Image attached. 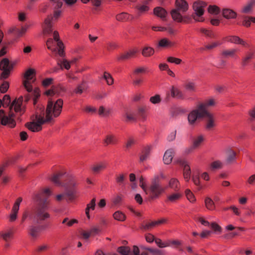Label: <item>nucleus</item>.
<instances>
[{
	"label": "nucleus",
	"instance_id": "obj_1",
	"mask_svg": "<svg viewBox=\"0 0 255 255\" xmlns=\"http://www.w3.org/2000/svg\"><path fill=\"white\" fill-rule=\"evenodd\" d=\"M51 180L58 186H63L65 188V195L68 201H72L78 197L77 181L75 177L66 173H58L54 175Z\"/></svg>",
	"mask_w": 255,
	"mask_h": 255
},
{
	"label": "nucleus",
	"instance_id": "obj_2",
	"mask_svg": "<svg viewBox=\"0 0 255 255\" xmlns=\"http://www.w3.org/2000/svg\"><path fill=\"white\" fill-rule=\"evenodd\" d=\"M48 203H46V199H44L42 203L38 202V204L32 211L30 218L36 223H41L50 218V215L48 212Z\"/></svg>",
	"mask_w": 255,
	"mask_h": 255
},
{
	"label": "nucleus",
	"instance_id": "obj_3",
	"mask_svg": "<svg viewBox=\"0 0 255 255\" xmlns=\"http://www.w3.org/2000/svg\"><path fill=\"white\" fill-rule=\"evenodd\" d=\"M159 177L155 175L151 180V184L146 190L147 200L151 201L156 200L165 192V189L160 184Z\"/></svg>",
	"mask_w": 255,
	"mask_h": 255
},
{
	"label": "nucleus",
	"instance_id": "obj_4",
	"mask_svg": "<svg viewBox=\"0 0 255 255\" xmlns=\"http://www.w3.org/2000/svg\"><path fill=\"white\" fill-rule=\"evenodd\" d=\"M175 8L173 9L170 14L173 20L177 22L187 23V16H183L188 9L189 5L185 0H176L175 2Z\"/></svg>",
	"mask_w": 255,
	"mask_h": 255
},
{
	"label": "nucleus",
	"instance_id": "obj_5",
	"mask_svg": "<svg viewBox=\"0 0 255 255\" xmlns=\"http://www.w3.org/2000/svg\"><path fill=\"white\" fill-rule=\"evenodd\" d=\"M63 105L62 99H58L55 102L49 100L47 103L45 114L53 118L58 117L61 114Z\"/></svg>",
	"mask_w": 255,
	"mask_h": 255
},
{
	"label": "nucleus",
	"instance_id": "obj_6",
	"mask_svg": "<svg viewBox=\"0 0 255 255\" xmlns=\"http://www.w3.org/2000/svg\"><path fill=\"white\" fill-rule=\"evenodd\" d=\"M208 114L203 105H199L197 109L192 111L188 116V121L190 125H194L197 120Z\"/></svg>",
	"mask_w": 255,
	"mask_h": 255
},
{
	"label": "nucleus",
	"instance_id": "obj_7",
	"mask_svg": "<svg viewBox=\"0 0 255 255\" xmlns=\"http://www.w3.org/2000/svg\"><path fill=\"white\" fill-rule=\"evenodd\" d=\"M23 97L20 96L18 98H15L11 103L9 107V111H14L20 116L22 115L25 112V106L23 105Z\"/></svg>",
	"mask_w": 255,
	"mask_h": 255
},
{
	"label": "nucleus",
	"instance_id": "obj_8",
	"mask_svg": "<svg viewBox=\"0 0 255 255\" xmlns=\"http://www.w3.org/2000/svg\"><path fill=\"white\" fill-rule=\"evenodd\" d=\"M35 70L32 68H29L24 74L23 77L25 80L23 81V85L28 93L32 91V86L29 81L32 79V76L35 75Z\"/></svg>",
	"mask_w": 255,
	"mask_h": 255
},
{
	"label": "nucleus",
	"instance_id": "obj_9",
	"mask_svg": "<svg viewBox=\"0 0 255 255\" xmlns=\"http://www.w3.org/2000/svg\"><path fill=\"white\" fill-rule=\"evenodd\" d=\"M176 163L183 168V177L186 182H188L191 177V169L189 163L183 158L177 159Z\"/></svg>",
	"mask_w": 255,
	"mask_h": 255
},
{
	"label": "nucleus",
	"instance_id": "obj_10",
	"mask_svg": "<svg viewBox=\"0 0 255 255\" xmlns=\"http://www.w3.org/2000/svg\"><path fill=\"white\" fill-rule=\"evenodd\" d=\"M14 117L15 114L13 111H9L7 115L2 117L1 119H0V124L3 126H6L10 128H13L16 126V122L14 119Z\"/></svg>",
	"mask_w": 255,
	"mask_h": 255
},
{
	"label": "nucleus",
	"instance_id": "obj_11",
	"mask_svg": "<svg viewBox=\"0 0 255 255\" xmlns=\"http://www.w3.org/2000/svg\"><path fill=\"white\" fill-rule=\"evenodd\" d=\"M206 5L207 3L202 0H197L193 3V8L196 16L200 17L204 14V8Z\"/></svg>",
	"mask_w": 255,
	"mask_h": 255
},
{
	"label": "nucleus",
	"instance_id": "obj_12",
	"mask_svg": "<svg viewBox=\"0 0 255 255\" xmlns=\"http://www.w3.org/2000/svg\"><path fill=\"white\" fill-rule=\"evenodd\" d=\"M166 222V219H161L160 220L152 221L150 223L142 224L141 225L140 229L143 231H149L153 228L154 227H155V226L163 224Z\"/></svg>",
	"mask_w": 255,
	"mask_h": 255
},
{
	"label": "nucleus",
	"instance_id": "obj_13",
	"mask_svg": "<svg viewBox=\"0 0 255 255\" xmlns=\"http://www.w3.org/2000/svg\"><path fill=\"white\" fill-rule=\"evenodd\" d=\"M138 52L137 48H133L128 51L121 54L117 57V60L120 61H125L133 58Z\"/></svg>",
	"mask_w": 255,
	"mask_h": 255
},
{
	"label": "nucleus",
	"instance_id": "obj_14",
	"mask_svg": "<svg viewBox=\"0 0 255 255\" xmlns=\"http://www.w3.org/2000/svg\"><path fill=\"white\" fill-rule=\"evenodd\" d=\"M51 195V191L49 188H45L40 192L35 195L34 199L38 202H43L44 199H46V203L48 197Z\"/></svg>",
	"mask_w": 255,
	"mask_h": 255
},
{
	"label": "nucleus",
	"instance_id": "obj_15",
	"mask_svg": "<svg viewBox=\"0 0 255 255\" xmlns=\"http://www.w3.org/2000/svg\"><path fill=\"white\" fill-rule=\"evenodd\" d=\"M52 19L53 17L51 15H48L45 18L43 25V32L44 35L49 34L52 32Z\"/></svg>",
	"mask_w": 255,
	"mask_h": 255
},
{
	"label": "nucleus",
	"instance_id": "obj_16",
	"mask_svg": "<svg viewBox=\"0 0 255 255\" xmlns=\"http://www.w3.org/2000/svg\"><path fill=\"white\" fill-rule=\"evenodd\" d=\"M175 45V42L171 41L167 38H163L158 41L157 47L169 48L174 47Z\"/></svg>",
	"mask_w": 255,
	"mask_h": 255
},
{
	"label": "nucleus",
	"instance_id": "obj_17",
	"mask_svg": "<svg viewBox=\"0 0 255 255\" xmlns=\"http://www.w3.org/2000/svg\"><path fill=\"white\" fill-rule=\"evenodd\" d=\"M222 14L225 18L227 19H235L237 16V13L230 8H223Z\"/></svg>",
	"mask_w": 255,
	"mask_h": 255
},
{
	"label": "nucleus",
	"instance_id": "obj_18",
	"mask_svg": "<svg viewBox=\"0 0 255 255\" xmlns=\"http://www.w3.org/2000/svg\"><path fill=\"white\" fill-rule=\"evenodd\" d=\"M151 152V147L150 146H145L142 150L139 156V161L142 162L149 158Z\"/></svg>",
	"mask_w": 255,
	"mask_h": 255
},
{
	"label": "nucleus",
	"instance_id": "obj_19",
	"mask_svg": "<svg viewBox=\"0 0 255 255\" xmlns=\"http://www.w3.org/2000/svg\"><path fill=\"white\" fill-rule=\"evenodd\" d=\"M174 155V151L173 149L167 150L163 157V160L165 164H169L172 161Z\"/></svg>",
	"mask_w": 255,
	"mask_h": 255
},
{
	"label": "nucleus",
	"instance_id": "obj_20",
	"mask_svg": "<svg viewBox=\"0 0 255 255\" xmlns=\"http://www.w3.org/2000/svg\"><path fill=\"white\" fill-rule=\"evenodd\" d=\"M153 13L155 15L159 17L162 20L166 19L167 15V12L163 7L160 6H157L153 9Z\"/></svg>",
	"mask_w": 255,
	"mask_h": 255
},
{
	"label": "nucleus",
	"instance_id": "obj_21",
	"mask_svg": "<svg viewBox=\"0 0 255 255\" xmlns=\"http://www.w3.org/2000/svg\"><path fill=\"white\" fill-rule=\"evenodd\" d=\"M116 18L119 21L125 22L132 20L133 16L127 12H123L118 14L116 16Z\"/></svg>",
	"mask_w": 255,
	"mask_h": 255
},
{
	"label": "nucleus",
	"instance_id": "obj_22",
	"mask_svg": "<svg viewBox=\"0 0 255 255\" xmlns=\"http://www.w3.org/2000/svg\"><path fill=\"white\" fill-rule=\"evenodd\" d=\"M13 232L11 230L0 232V239L6 242H9L13 238Z\"/></svg>",
	"mask_w": 255,
	"mask_h": 255
},
{
	"label": "nucleus",
	"instance_id": "obj_23",
	"mask_svg": "<svg viewBox=\"0 0 255 255\" xmlns=\"http://www.w3.org/2000/svg\"><path fill=\"white\" fill-rule=\"evenodd\" d=\"M43 226H31L29 227L28 233L33 238H36L40 234Z\"/></svg>",
	"mask_w": 255,
	"mask_h": 255
},
{
	"label": "nucleus",
	"instance_id": "obj_24",
	"mask_svg": "<svg viewBox=\"0 0 255 255\" xmlns=\"http://www.w3.org/2000/svg\"><path fill=\"white\" fill-rule=\"evenodd\" d=\"M171 96L177 99H184L182 92L177 87L172 86L170 89Z\"/></svg>",
	"mask_w": 255,
	"mask_h": 255
},
{
	"label": "nucleus",
	"instance_id": "obj_25",
	"mask_svg": "<svg viewBox=\"0 0 255 255\" xmlns=\"http://www.w3.org/2000/svg\"><path fill=\"white\" fill-rule=\"evenodd\" d=\"M52 120V118L48 116V115L46 114V118L44 119L43 116L36 115V122L39 125L40 127H42V125L48 122H50Z\"/></svg>",
	"mask_w": 255,
	"mask_h": 255
},
{
	"label": "nucleus",
	"instance_id": "obj_26",
	"mask_svg": "<svg viewBox=\"0 0 255 255\" xmlns=\"http://www.w3.org/2000/svg\"><path fill=\"white\" fill-rule=\"evenodd\" d=\"M107 166V163L106 162H101L93 165L92 170L94 173H99L105 169Z\"/></svg>",
	"mask_w": 255,
	"mask_h": 255
},
{
	"label": "nucleus",
	"instance_id": "obj_27",
	"mask_svg": "<svg viewBox=\"0 0 255 255\" xmlns=\"http://www.w3.org/2000/svg\"><path fill=\"white\" fill-rule=\"evenodd\" d=\"M25 127L32 132H38L42 129V127H40L36 122L27 123Z\"/></svg>",
	"mask_w": 255,
	"mask_h": 255
},
{
	"label": "nucleus",
	"instance_id": "obj_28",
	"mask_svg": "<svg viewBox=\"0 0 255 255\" xmlns=\"http://www.w3.org/2000/svg\"><path fill=\"white\" fill-rule=\"evenodd\" d=\"M14 66V63L9 64V61L8 58H4L2 59L0 63V70L9 69L12 70Z\"/></svg>",
	"mask_w": 255,
	"mask_h": 255
},
{
	"label": "nucleus",
	"instance_id": "obj_29",
	"mask_svg": "<svg viewBox=\"0 0 255 255\" xmlns=\"http://www.w3.org/2000/svg\"><path fill=\"white\" fill-rule=\"evenodd\" d=\"M237 50L236 49H231L223 50L221 54L223 58H227L228 57L236 58V53Z\"/></svg>",
	"mask_w": 255,
	"mask_h": 255
},
{
	"label": "nucleus",
	"instance_id": "obj_30",
	"mask_svg": "<svg viewBox=\"0 0 255 255\" xmlns=\"http://www.w3.org/2000/svg\"><path fill=\"white\" fill-rule=\"evenodd\" d=\"M88 88L86 83L84 81L78 84L74 90L73 92L76 94L81 95L84 92L86 91Z\"/></svg>",
	"mask_w": 255,
	"mask_h": 255
},
{
	"label": "nucleus",
	"instance_id": "obj_31",
	"mask_svg": "<svg viewBox=\"0 0 255 255\" xmlns=\"http://www.w3.org/2000/svg\"><path fill=\"white\" fill-rule=\"evenodd\" d=\"M227 40L231 43L241 44L244 46H245L246 44V42L245 41L237 36H230L227 37Z\"/></svg>",
	"mask_w": 255,
	"mask_h": 255
},
{
	"label": "nucleus",
	"instance_id": "obj_32",
	"mask_svg": "<svg viewBox=\"0 0 255 255\" xmlns=\"http://www.w3.org/2000/svg\"><path fill=\"white\" fill-rule=\"evenodd\" d=\"M96 206V198H93L90 202L87 205V207L85 209V214L88 219H90V210H94Z\"/></svg>",
	"mask_w": 255,
	"mask_h": 255
},
{
	"label": "nucleus",
	"instance_id": "obj_33",
	"mask_svg": "<svg viewBox=\"0 0 255 255\" xmlns=\"http://www.w3.org/2000/svg\"><path fill=\"white\" fill-rule=\"evenodd\" d=\"M155 52L153 48L150 46H145L143 48L141 54L143 57H148L152 56Z\"/></svg>",
	"mask_w": 255,
	"mask_h": 255
},
{
	"label": "nucleus",
	"instance_id": "obj_34",
	"mask_svg": "<svg viewBox=\"0 0 255 255\" xmlns=\"http://www.w3.org/2000/svg\"><path fill=\"white\" fill-rule=\"evenodd\" d=\"M169 187L175 191H179L180 189L179 181L175 178H171L169 181Z\"/></svg>",
	"mask_w": 255,
	"mask_h": 255
},
{
	"label": "nucleus",
	"instance_id": "obj_35",
	"mask_svg": "<svg viewBox=\"0 0 255 255\" xmlns=\"http://www.w3.org/2000/svg\"><path fill=\"white\" fill-rule=\"evenodd\" d=\"M254 6H255V0H251L243 7L242 10V12L249 13L252 11V9Z\"/></svg>",
	"mask_w": 255,
	"mask_h": 255
},
{
	"label": "nucleus",
	"instance_id": "obj_36",
	"mask_svg": "<svg viewBox=\"0 0 255 255\" xmlns=\"http://www.w3.org/2000/svg\"><path fill=\"white\" fill-rule=\"evenodd\" d=\"M118 140L116 137L113 134L107 135L104 139V144L105 145L109 144H115L117 143Z\"/></svg>",
	"mask_w": 255,
	"mask_h": 255
},
{
	"label": "nucleus",
	"instance_id": "obj_37",
	"mask_svg": "<svg viewBox=\"0 0 255 255\" xmlns=\"http://www.w3.org/2000/svg\"><path fill=\"white\" fill-rule=\"evenodd\" d=\"M182 197V194L180 193H174L167 196L165 202L169 201L171 203H175Z\"/></svg>",
	"mask_w": 255,
	"mask_h": 255
},
{
	"label": "nucleus",
	"instance_id": "obj_38",
	"mask_svg": "<svg viewBox=\"0 0 255 255\" xmlns=\"http://www.w3.org/2000/svg\"><path fill=\"white\" fill-rule=\"evenodd\" d=\"M254 57L253 53H249L244 58H243L242 60L241 64L242 66L244 67L247 66L250 62L251 59H252Z\"/></svg>",
	"mask_w": 255,
	"mask_h": 255
},
{
	"label": "nucleus",
	"instance_id": "obj_39",
	"mask_svg": "<svg viewBox=\"0 0 255 255\" xmlns=\"http://www.w3.org/2000/svg\"><path fill=\"white\" fill-rule=\"evenodd\" d=\"M251 22L255 23V17L252 16H246L243 21L242 25L246 27H249Z\"/></svg>",
	"mask_w": 255,
	"mask_h": 255
},
{
	"label": "nucleus",
	"instance_id": "obj_40",
	"mask_svg": "<svg viewBox=\"0 0 255 255\" xmlns=\"http://www.w3.org/2000/svg\"><path fill=\"white\" fill-rule=\"evenodd\" d=\"M113 217L116 220L124 221L126 220V215L121 211H118L114 213Z\"/></svg>",
	"mask_w": 255,
	"mask_h": 255
},
{
	"label": "nucleus",
	"instance_id": "obj_41",
	"mask_svg": "<svg viewBox=\"0 0 255 255\" xmlns=\"http://www.w3.org/2000/svg\"><path fill=\"white\" fill-rule=\"evenodd\" d=\"M208 11L212 14H218L220 12V8L216 5H210L208 8Z\"/></svg>",
	"mask_w": 255,
	"mask_h": 255
},
{
	"label": "nucleus",
	"instance_id": "obj_42",
	"mask_svg": "<svg viewBox=\"0 0 255 255\" xmlns=\"http://www.w3.org/2000/svg\"><path fill=\"white\" fill-rule=\"evenodd\" d=\"M205 203L206 208L209 210L213 211L215 209V206L213 201L210 198H206L205 200Z\"/></svg>",
	"mask_w": 255,
	"mask_h": 255
},
{
	"label": "nucleus",
	"instance_id": "obj_43",
	"mask_svg": "<svg viewBox=\"0 0 255 255\" xmlns=\"http://www.w3.org/2000/svg\"><path fill=\"white\" fill-rule=\"evenodd\" d=\"M32 94L33 97V104L35 105L37 102V99L40 97V91L38 88H35L32 91Z\"/></svg>",
	"mask_w": 255,
	"mask_h": 255
},
{
	"label": "nucleus",
	"instance_id": "obj_44",
	"mask_svg": "<svg viewBox=\"0 0 255 255\" xmlns=\"http://www.w3.org/2000/svg\"><path fill=\"white\" fill-rule=\"evenodd\" d=\"M22 201V198L21 197H18L15 201L11 210V212H14L17 213L18 210L19 209V206L20 203Z\"/></svg>",
	"mask_w": 255,
	"mask_h": 255
},
{
	"label": "nucleus",
	"instance_id": "obj_45",
	"mask_svg": "<svg viewBox=\"0 0 255 255\" xmlns=\"http://www.w3.org/2000/svg\"><path fill=\"white\" fill-rule=\"evenodd\" d=\"M103 77L106 81L108 85H112L113 84L114 79L109 73L105 72Z\"/></svg>",
	"mask_w": 255,
	"mask_h": 255
},
{
	"label": "nucleus",
	"instance_id": "obj_46",
	"mask_svg": "<svg viewBox=\"0 0 255 255\" xmlns=\"http://www.w3.org/2000/svg\"><path fill=\"white\" fill-rule=\"evenodd\" d=\"M149 72V69L146 66H142V67H139L136 68L134 71L133 74H139L140 73H146Z\"/></svg>",
	"mask_w": 255,
	"mask_h": 255
},
{
	"label": "nucleus",
	"instance_id": "obj_47",
	"mask_svg": "<svg viewBox=\"0 0 255 255\" xmlns=\"http://www.w3.org/2000/svg\"><path fill=\"white\" fill-rule=\"evenodd\" d=\"M117 251L122 255H128L130 249L127 246H121L118 248Z\"/></svg>",
	"mask_w": 255,
	"mask_h": 255
},
{
	"label": "nucleus",
	"instance_id": "obj_48",
	"mask_svg": "<svg viewBox=\"0 0 255 255\" xmlns=\"http://www.w3.org/2000/svg\"><path fill=\"white\" fill-rule=\"evenodd\" d=\"M185 194L187 199L191 202L194 203L196 201L195 197L193 193L189 190L186 189L185 191Z\"/></svg>",
	"mask_w": 255,
	"mask_h": 255
},
{
	"label": "nucleus",
	"instance_id": "obj_49",
	"mask_svg": "<svg viewBox=\"0 0 255 255\" xmlns=\"http://www.w3.org/2000/svg\"><path fill=\"white\" fill-rule=\"evenodd\" d=\"M154 241L157 246L160 248H165L170 246V243H169L168 241L163 242L162 240L159 238L155 239Z\"/></svg>",
	"mask_w": 255,
	"mask_h": 255
},
{
	"label": "nucleus",
	"instance_id": "obj_50",
	"mask_svg": "<svg viewBox=\"0 0 255 255\" xmlns=\"http://www.w3.org/2000/svg\"><path fill=\"white\" fill-rule=\"evenodd\" d=\"M2 107L3 108H6L8 106L10 107V97L8 95H5L2 99Z\"/></svg>",
	"mask_w": 255,
	"mask_h": 255
},
{
	"label": "nucleus",
	"instance_id": "obj_51",
	"mask_svg": "<svg viewBox=\"0 0 255 255\" xmlns=\"http://www.w3.org/2000/svg\"><path fill=\"white\" fill-rule=\"evenodd\" d=\"M28 28V25H25L22 26L20 29L16 28L15 29V32L17 36L21 37L23 36L27 31V29Z\"/></svg>",
	"mask_w": 255,
	"mask_h": 255
},
{
	"label": "nucleus",
	"instance_id": "obj_52",
	"mask_svg": "<svg viewBox=\"0 0 255 255\" xmlns=\"http://www.w3.org/2000/svg\"><path fill=\"white\" fill-rule=\"evenodd\" d=\"M229 152V154L226 159V162L228 163H230L235 160L236 154V152L232 150H230Z\"/></svg>",
	"mask_w": 255,
	"mask_h": 255
},
{
	"label": "nucleus",
	"instance_id": "obj_53",
	"mask_svg": "<svg viewBox=\"0 0 255 255\" xmlns=\"http://www.w3.org/2000/svg\"><path fill=\"white\" fill-rule=\"evenodd\" d=\"M78 221L76 219H71L69 220L68 218H65L62 222V224H66L68 227H71L73 225V224L75 223H77Z\"/></svg>",
	"mask_w": 255,
	"mask_h": 255
},
{
	"label": "nucleus",
	"instance_id": "obj_54",
	"mask_svg": "<svg viewBox=\"0 0 255 255\" xmlns=\"http://www.w3.org/2000/svg\"><path fill=\"white\" fill-rule=\"evenodd\" d=\"M200 31L209 37H210V38H215V34L211 30L206 29L204 28H201L200 29Z\"/></svg>",
	"mask_w": 255,
	"mask_h": 255
},
{
	"label": "nucleus",
	"instance_id": "obj_55",
	"mask_svg": "<svg viewBox=\"0 0 255 255\" xmlns=\"http://www.w3.org/2000/svg\"><path fill=\"white\" fill-rule=\"evenodd\" d=\"M167 61L170 63H174L176 65H179L182 62L181 59L172 56H169L167 58Z\"/></svg>",
	"mask_w": 255,
	"mask_h": 255
},
{
	"label": "nucleus",
	"instance_id": "obj_56",
	"mask_svg": "<svg viewBox=\"0 0 255 255\" xmlns=\"http://www.w3.org/2000/svg\"><path fill=\"white\" fill-rule=\"evenodd\" d=\"M204 138L202 135L198 136L196 139H194L193 141V147L191 148L197 147L203 141Z\"/></svg>",
	"mask_w": 255,
	"mask_h": 255
},
{
	"label": "nucleus",
	"instance_id": "obj_57",
	"mask_svg": "<svg viewBox=\"0 0 255 255\" xmlns=\"http://www.w3.org/2000/svg\"><path fill=\"white\" fill-rule=\"evenodd\" d=\"M206 116H208L209 118V119L206 125V128L208 129H211L214 126V120L212 117V116L209 114L208 113V114L206 115Z\"/></svg>",
	"mask_w": 255,
	"mask_h": 255
},
{
	"label": "nucleus",
	"instance_id": "obj_58",
	"mask_svg": "<svg viewBox=\"0 0 255 255\" xmlns=\"http://www.w3.org/2000/svg\"><path fill=\"white\" fill-rule=\"evenodd\" d=\"M9 83L7 81H4L0 86V91L2 93H5L7 92L9 88Z\"/></svg>",
	"mask_w": 255,
	"mask_h": 255
},
{
	"label": "nucleus",
	"instance_id": "obj_59",
	"mask_svg": "<svg viewBox=\"0 0 255 255\" xmlns=\"http://www.w3.org/2000/svg\"><path fill=\"white\" fill-rule=\"evenodd\" d=\"M53 82V79L52 78H45L42 81V85L43 87L46 88L51 85Z\"/></svg>",
	"mask_w": 255,
	"mask_h": 255
},
{
	"label": "nucleus",
	"instance_id": "obj_60",
	"mask_svg": "<svg viewBox=\"0 0 255 255\" xmlns=\"http://www.w3.org/2000/svg\"><path fill=\"white\" fill-rule=\"evenodd\" d=\"M149 101L153 104H158L161 101L160 97L159 95H155L150 98Z\"/></svg>",
	"mask_w": 255,
	"mask_h": 255
},
{
	"label": "nucleus",
	"instance_id": "obj_61",
	"mask_svg": "<svg viewBox=\"0 0 255 255\" xmlns=\"http://www.w3.org/2000/svg\"><path fill=\"white\" fill-rule=\"evenodd\" d=\"M56 93H59L60 92H65L66 91V88L61 84H59L56 86H54Z\"/></svg>",
	"mask_w": 255,
	"mask_h": 255
},
{
	"label": "nucleus",
	"instance_id": "obj_62",
	"mask_svg": "<svg viewBox=\"0 0 255 255\" xmlns=\"http://www.w3.org/2000/svg\"><path fill=\"white\" fill-rule=\"evenodd\" d=\"M211 227L212 230H214V231L215 233H220L221 232L222 228L221 227L217 224L216 223H212L211 224Z\"/></svg>",
	"mask_w": 255,
	"mask_h": 255
},
{
	"label": "nucleus",
	"instance_id": "obj_63",
	"mask_svg": "<svg viewBox=\"0 0 255 255\" xmlns=\"http://www.w3.org/2000/svg\"><path fill=\"white\" fill-rule=\"evenodd\" d=\"M51 1L53 2V5L54 6V9H60L62 5L63 2L61 0H50Z\"/></svg>",
	"mask_w": 255,
	"mask_h": 255
},
{
	"label": "nucleus",
	"instance_id": "obj_64",
	"mask_svg": "<svg viewBox=\"0 0 255 255\" xmlns=\"http://www.w3.org/2000/svg\"><path fill=\"white\" fill-rule=\"evenodd\" d=\"M54 40L52 38H49L46 41V45L47 48L52 51L55 50V48L54 47Z\"/></svg>",
	"mask_w": 255,
	"mask_h": 255
}]
</instances>
